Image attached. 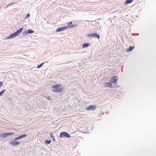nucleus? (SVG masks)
<instances>
[{"instance_id": "obj_1", "label": "nucleus", "mask_w": 156, "mask_h": 156, "mask_svg": "<svg viewBox=\"0 0 156 156\" xmlns=\"http://www.w3.org/2000/svg\"><path fill=\"white\" fill-rule=\"evenodd\" d=\"M62 85L60 84L53 85L52 87L53 88L52 90L53 92H62L63 90V88H61Z\"/></svg>"}, {"instance_id": "obj_2", "label": "nucleus", "mask_w": 156, "mask_h": 156, "mask_svg": "<svg viewBox=\"0 0 156 156\" xmlns=\"http://www.w3.org/2000/svg\"><path fill=\"white\" fill-rule=\"evenodd\" d=\"M23 30V28H21L18 30L16 32L13 33L8 37V39H11L14 37H16L19 35Z\"/></svg>"}, {"instance_id": "obj_3", "label": "nucleus", "mask_w": 156, "mask_h": 156, "mask_svg": "<svg viewBox=\"0 0 156 156\" xmlns=\"http://www.w3.org/2000/svg\"><path fill=\"white\" fill-rule=\"evenodd\" d=\"M87 36L88 37H96L98 39L100 38V36L97 33L88 34L87 35Z\"/></svg>"}, {"instance_id": "obj_4", "label": "nucleus", "mask_w": 156, "mask_h": 156, "mask_svg": "<svg viewBox=\"0 0 156 156\" xmlns=\"http://www.w3.org/2000/svg\"><path fill=\"white\" fill-rule=\"evenodd\" d=\"M75 26L73 25H69V26L64 27L61 28H58L56 30V31L58 32L64 30L66 29H67L68 27H74Z\"/></svg>"}, {"instance_id": "obj_5", "label": "nucleus", "mask_w": 156, "mask_h": 156, "mask_svg": "<svg viewBox=\"0 0 156 156\" xmlns=\"http://www.w3.org/2000/svg\"><path fill=\"white\" fill-rule=\"evenodd\" d=\"M96 108V107L94 105H90L87 107L86 108V109L88 110H94Z\"/></svg>"}, {"instance_id": "obj_6", "label": "nucleus", "mask_w": 156, "mask_h": 156, "mask_svg": "<svg viewBox=\"0 0 156 156\" xmlns=\"http://www.w3.org/2000/svg\"><path fill=\"white\" fill-rule=\"evenodd\" d=\"M118 77L116 76H113L111 79V82L112 83H115L117 82Z\"/></svg>"}, {"instance_id": "obj_7", "label": "nucleus", "mask_w": 156, "mask_h": 156, "mask_svg": "<svg viewBox=\"0 0 156 156\" xmlns=\"http://www.w3.org/2000/svg\"><path fill=\"white\" fill-rule=\"evenodd\" d=\"M60 136H70V135L66 132H62L60 134Z\"/></svg>"}, {"instance_id": "obj_8", "label": "nucleus", "mask_w": 156, "mask_h": 156, "mask_svg": "<svg viewBox=\"0 0 156 156\" xmlns=\"http://www.w3.org/2000/svg\"><path fill=\"white\" fill-rule=\"evenodd\" d=\"M20 143V142H17L15 140L12 141L10 143V144H11L13 146H17L19 145Z\"/></svg>"}, {"instance_id": "obj_9", "label": "nucleus", "mask_w": 156, "mask_h": 156, "mask_svg": "<svg viewBox=\"0 0 156 156\" xmlns=\"http://www.w3.org/2000/svg\"><path fill=\"white\" fill-rule=\"evenodd\" d=\"M13 134H14L13 133H5L2 134L1 135L2 136H10Z\"/></svg>"}, {"instance_id": "obj_10", "label": "nucleus", "mask_w": 156, "mask_h": 156, "mask_svg": "<svg viewBox=\"0 0 156 156\" xmlns=\"http://www.w3.org/2000/svg\"><path fill=\"white\" fill-rule=\"evenodd\" d=\"M104 87H112V84L110 82L106 83L105 84Z\"/></svg>"}, {"instance_id": "obj_11", "label": "nucleus", "mask_w": 156, "mask_h": 156, "mask_svg": "<svg viewBox=\"0 0 156 156\" xmlns=\"http://www.w3.org/2000/svg\"><path fill=\"white\" fill-rule=\"evenodd\" d=\"M135 48L134 46H130L129 48L127 49L126 51L127 52H129L132 51Z\"/></svg>"}, {"instance_id": "obj_12", "label": "nucleus", "mask_w": 156, "mask_h": 156, "mask_svg": "<svg viewBox=\"0 0 156 156\" xmlns=\"http://www.w3.org/2000/svg\"><path fill=\"white\" fill-rule=\"evenodd\" d=\"M34 31L33 30H28L26 31H25V33L26 34H29L34 33Z\"/></svg>"}, {"instance_id": "obj_13", "label": "nucleus", "mask_w": 156, "mask_h": 156, "mask_svg": "<svg viewBox=\"0 0 156 156\" xmlns=\"http://www.w3.org/2000/svg\"><path fill=\"white\" fill-rule=\"evenodd\" d=\"M133 0H126L125 2V4H126L131 3Z\"/></svg>"}, {"instance_id": "obj_14", "label": "nucleus", "mask_w": 156, "mask_h": 156, "mask_svg": "<svg viewBox=\"0 0 156 156\" xmlns=\"http://www.w3.org/2000/svg\"><path fill=\"white\" fill-rule=\"evenodd\" d=\"M89 45V44L88 43H85L83 44L82 47L83 48H84L88 47Z\"/></svg>"}, {"instance_id": "obj_15", "label": "nucleus", "mask_w": 156, "mask_h": 156, "mask_svg": "<svg viewBox=\"0 0 156 156\" xmlns=\"http://www.w3.org/2000/svg\"><path fill=\"white\" fill-rule=\"evenodd\" d=\"M51 141L50 140H46L45 141V143L46 144H50L51 143Z\"/></svg>"}, {"instance_id": "obj_16", "label": "nucleus", "mask_w": 156, "mask_h": 156, "mask_svg": "<svg viewBox=\"0 0 156 156\" xmlns=\"http://www.w3.org/2000/svg\"><path fill=\"white\" fill-rule=\"evenodd\" d=\"M5 91V90H3L1 92H0V96H2L3 94V93H4Z\"/></svg>"}, {"instance_id": "obj_17", "label": "nucleus", "mask_w": 156, "mask_h": 156, "mask_svg": "<svg viewBox=\"0 0 156 156\" xmlns=\"http://www.w3.org/2000/svg\"><path fill=\"white\" fill-rule=\"evenodd\" d=\"M44 62H43L40 65H38L37 66V68H41V67H42V66L44 64Z\"/></svg>"}, {"instance_id": "obj_18", "label": "nucleus", "mask_w": 156, "mask_h": 156, "mask_svg": "<svg viewBox=\"0 0 156 156\" xmlns=\"http://www.w3.org/2000/svg\"><path fill=\"white\" fill-rule=\"evenodd\" d=\"M30 16V15L29 13L27 14L25 18H27L28 17H29Z\"/></svg>"}, {"instance_id": "obj_19", "label": "nucleus", "mask_w": 156, "mask_h": 156, "mask_svg": "<svg viewBox=\"0 0 156 156\" xmlns=\"http://www.w3.org/2000/svg\"><path fill=\"white\" fill-rule=\"evenodd\" d=\"M23 137H17L16 138H15V140H19V139H20L21 138H23Z\"/></svg>"}, {"instance_id": "obj_20", "label": "nucleus", "mask_w": 156, "mask_h": 156, "mask_svg": "<svg viewBox=\"0 0 156 156\" xmlns=\"http://www.w3.org/2000/svg\"><path fill=\"white\" fill-rule=\"evenodd\" d=\"M27 136V135H26V134H24V135L20 136L23 137V136Z\"/></svg>"}, {"instance_id": "obj_21", "label": "nucleus", "mask_w": 156, "mask_h": 156, "mask_svg": "<svg viewBox=\"0 0 156 156\" xmlns=\"http://www.w3.org/2000/svg\"><path fill=\"white\" fill-rule=\"evenodd\" d=\"M2 85V83L1 82H0V87H1Z\"/></svg>"}, {"instance_id": "obj_22", "label": "nucleus", "mask_w": 156, "mask_h": 156, "mask_svg": "<svg viewBox=\"0 0 156 156\" xmlns=\"http://www.w3.org/2000/svg\"><path fill=\"white\" fill-rule=\"evenodd\" d=\"M72 23V22L71 21L69 22V23H68V24H71Z\"/></svg>"}, {"instance_id": "obj_23", "label": "nucleus", "mask_w": 156, "mask_h": 156, "mask_svg": "<svg viewBox=\"0 0 156 156\" xmlns=\"http://www.w3.org/2000/svg\"><path fill=\"white\" fill-rule=\"evenodd\" d=\"M11 5V4H10L8 5H7V6H10Z\"/></svg>"}, {"instance_id": "obj_24", "label": "nucleus", "mask_w": 156, "mask_h": 156, "mask_svg": "<svg viewBox=\"0 0 156 156\" xmlns=\"http://www.w3.org/2000/svg\"><path fill=\"white\" fill-rule=\"evenodd\" d=\"M48 99H49V97H48Z\"/></svg>"}, {"instance_id": "obj_25", "label": "nucleus", "mask_w": 156, "mask_h": 156, "mask_svg": "<svg viewBox=\"0 0 156 156\" xmlns=\"http://www.w3.org/2000/svg\"><path fill=\"white\" fill-rule=\"evenodd\" d=\"M52 133H51V136H52Z\"/></svg>"}]
</instances>
